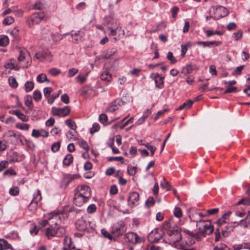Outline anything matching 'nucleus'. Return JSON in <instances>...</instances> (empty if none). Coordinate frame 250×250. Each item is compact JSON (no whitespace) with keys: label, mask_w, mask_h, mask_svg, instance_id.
I'll return each mask as SVG.
<instances>
[{"label":"nucleus","mask_w":250,"mask_h":250,"mask_svg":"<svg viewBox=\"0 0 250 250\" xmlns=\"http://www.w3.org/2000/svg\"><path fill=\"white\" fill-rule=\"evenodd\" d=\"M210 13H213L212 19L215 20H219L228 15L229 12L226 8L218 5L212 7L209 10Z\"/></svg>","instance_id":"39448f33"},{"label":"nucleus","mask_w":250,"mask_h":250,"mask_svg":"<svg viewBox=\"0 0 250 250\" xmlns=\"http://www.w3.org/2000/svg\"><path fill=\"white\" fill-rule=\"evenodd\" d=\"M65 124L72 130H75L77 128L75 123L71 119H67L65 121Z\"/></svg>","instance_id":"2f4dec72"},{"label":"nucleus","mask_w":250,"mask_h":250,"mask_svg":"<svg viewBox=\"0 0 250 250\" xmlns=\"http://www.w3.org/2000/svg\"><path fill=\"white\" fill-rule=\"evenodd\" d=\"M233 35L234 36L235 41H237L242 38L243 32L242 31L239 30L237 32L234 33Z\"/></svg>","instance_id":"6e6d98bb"},{"label":"nucleus","mask_w":250,"mask_h":250,"mask_svg":"<svg viewBox=\"0 0 250 250\" xmlns=\"http://www.w3.org/2000/svg\"><path fill=\"white\" fill-rule=\"evenodd\" d=\"M150 77L154 80L155 86L158 88H161L164 84V77L160 76L157 73H152Z\"/></svg>","instance_id":"9d476101"},{"label":"nucleus","mask_w":250,"mask_h":250,"mask_svg":"<svg viewBox=\"0 0 250 250\" xmlns=\"http://www.w3.org/2000/svg\"><path fill=\"white\" fill-rule=\"evenodd\" d=\"M124 104V102L120 99H116L112 102L107 109V111L112 112L116 111L119 106Z\"/></svg>","instance_id":"9b49d317"},{"label":"nucleus","mask_w":250,"mask_h":250,"mask_svg":"<svg viewBox=\"0 0 250 250\" xmlns=\"http://www.w3.org/2000/svg\"><path fill=\"white\" fill-rule=\"evenodd\" d=\"M88 223L83 217L79 219L76 223V227L79 231H84L87 229Z\"/></svg>","instance_id":"f8f14e48"},{"label":"nucleus","mask_w":250,"mask_h":250,"mask_svg":"<svg viewBox=\"0 0 250 250\" xmlns=\"http://www.w3.org/2000/svg\"><path fill=\"white\" fill-rule=\"evenodd\" d=\"M73 160V157L71 154H68L64 157L63 163L65 166H69L72 162Z\"/></svg>","instance_id":"a878e982"},{"label":"nucleus","mask_w":250,"mask_h":250,"mask_svg":"<svg viewBox=\"0 0 250 250\" xmlns=\"http://www.w3.org/2000/svg\"><path fill=\"white\" fill-rule=\"evenodd\" d=\"M14 21V18L11 16H9L7 17L4 19V20L2 21V23L4 25H8L12 24Z\"/></svg>","instance_id":"c9c22d12"},{"label":"nucleus","mask_w":250,"mask_h":250,"mask_svg":"<svg viewBox=\"0 0 250 250\" xmlns=\"http://www.w3.org/2000/svg\"><path fill=\"white\" fill-rule=\"evenodd\" d=\"M126 228L123 222H119L115 224L112 229V234L115 236L122 235L126 231Z\"/></svg>","instance_id":"6e6552de"},{"label":"nucleus","mask_w":250,"mask_h":250,"mask_svg":"<svg viewBox=\"0 0 250 250\" xmlns=\"http://www.w3.org/2000/svg\"><path fill=\"white\" fill-rule=\"evenodd\" d=\"M197 226H199V231L198 235L201 234L204 236L212 233L213 231V227L208 221L200 220L197 222Z\"/></svg>","instance_id":"7ed1b4c3"},{"label":"nucleus","mask_w":250,"mask_h":250,"mask_svg":"<svg viewBox=\"0 0 250 250\" xmlns=\"http://www.w3.org/2000/svg\"><path fill=\"white\" fill-rule=\"evenodd\" d=\"M50 52L47 51H43L42 52L36 53L35 55V58L36 59H39L41 58L44 59L50 56Z\"/></svg>","instance_id":"412c9836"},{"label":"nucleus","mask_w":250,"mask_h":250,"mask_svg":"<svg viewBox=\"0 0 250 250\" xmlns=\"http://www.w3.org/2000/svg\"><path fill=\"white\" fill-rule=\"evenodd\" d=\"M174 215L177 218H180L182 216V212L181 208L179 207H176L174 208Z\"/></svg>","instance_id":"37998d69"},{"label":"nucleus","mask_w":250,"mask_h":250,"mask_svg":"<svg viewBox=\"0 0 250 250\" xmlns=\"http://www.w3.org/2000/svg\"><path fill=\"white\" fill-rule=\"evenodd\" d=\"M17 128L21 130H28L29 128V125L27 124L18 123L16 125Z\"/></svg>","instance_id":"f704fd0d"},{"label":"nucleus","mask_w":250,"mask_h":250,"mask_svg":"<svg viewBox=\"0 0 250 250\" xmlns=\"http://www.w3.org/2000/svg\"><path fill=\"white\" fill-rule=\"evenodd\" d=\"M10 244L4 239H0V250H5L10 248Z\"/></svg>","instance_id":"cd10ccee"},{"label":"nucleus","mask_w":250,"mask_h":250,"mask_svg":"<svg viewBox=\"0 0 250 250\" xmlns=\"http://www.w3.org/2000/svg\"><path fill=\"white\" fill-rule=\"evenodd\" d=\"M78 144L81 147L87 151L89 150V147L86 141L83 139L78 140Z\"/></svg>","instance_id":"7c9ffc66"},{"label":"nucleus","mask_w":250,"mask_h":250,"mask_svg":"<svg viewBox=\"0 0 250 250\" xmlns=\"http://www.w3.org/2000/svg\"><path fill=\"white\" fill-rule=\"evenodd\" d=\"M61 217L58 213L51 214L48 220H43L40 222L42 227H45L47 225L49 227L46 229L45 234L49 239L51 237L62 236L65 232V229L60 227Z\"/></svg>","instance_id":"f257e3e1"},{"label":"nucleus","mask_w":250,"mask_h":250,"mask_svg":"<svg viewBox=\"0 0 250 250\" xmlns=\"http://www.w3.org/2000/svg\"><path fill=\"white\" fill-rule=\"evenodd\" d=\"M6 69H14L18 70L19 67L17 65L16 61L14 59L8 61L5 64Z\"/></svg>","instance_id":"2eb2a0df"},{"label":"nucleus","mask_w":250,"mask_h":250,"mask_svg":"<svg viewBox=\"0 0 250 250\" xmlns=\"http://www.w3.org/2000/svg\"><path fill=\"white\" fill-rule=\"evenodd\" d=\"M91 196V190L86 185L78 186L75 189L74 203L77 206L81 207L86 202Z\"/></svg>","instance_id":"f03ea898"},{"label":"nucleus","mask_w":250,"mask_h":250,"mask_svg":"<svg viewBox=\"0 0 250 250\" xmlns=\"http://www.w3.org/2000/svg\"><path fill=\"white\" fill-rule=\"evenodd\" d=\"M245 220V219H242L239 222H234V224H236V226L241 225L244 228H247L249 224H248L247 221H246Z\"/></svg>","instance_id":"79ce46f5"},{"label":"nucleus","mask_w":250,"mask_h":250,"mask_svg":"<svg viewBox=\"0 0 250 250\" xmlns=\"http://www.w3.org/2000/svg\"><path fill=\"white\" fill-rule=\"evenodd\" d=\"M34 99L36 101H39L41 99L42 94L39 90H35L33 94Z\"/></svg>","instance_id":"ea45409f"},{"label":"nucleus","mask_w":250,"mask_h":250,"mask_svg":"<svg viewBox=\"0 0 250 250\" xmlns=\"http://www.w3.org/2000/svg\"><path fill=\"white\" fill-rule=\"evenodd\" d=\"M100 129V125L98 123H94L93 124L92 127L90 128V133L93 134L94 133L97 132Z\"/></svg>","instance_id":"a18cd8bd"},{"label":"nucleus","mask_w":250,"mask_h":250,"mask_svg":"<svg viewBox=\"0 0 250 250\" xmlns=\"http://www.w3.org/2000/svg\"><path fill=\"white\" fill-rule=\"evenodd\" d=\"M190 46V43L188 42L185 45H181V56L184 57L187 51L188 47Z\"/></svg>","instance_id":"e433bc0d"},{"label":"nucleus","mask_w":250,"mask_h":250,"mask_svg":"<svg viewBox=\"0 0 250 250\" xmlns=\"http://www.w3.org/2000/svg\"><path fill=\"white\" fill-rule=\"evenodd\" d=\"M167 59L170 61L171 63H174L176 62L175 58L173 56L171 52H168L167 55Z\"/></svg>","instance_id":"603ef678"},{"label":"nucleus","mask_w":250,"mask_h":250,"mask_svg":"<svg viewBox=\"0 0 250 250\" xmlns=\"http://www.w3.org/2000/svg\"><path fill=\"white\" fill-rule=\"evenodd\" d=\"M99 121L102 124H104L107 121V116L104 114H102L99 116Z\"/></svg>","instance_id":"680f3d73"},{"label":"nucleus","mask_w":250,"mask_h":250,"mask_svg":"<svg viewBox=\"0 0 250 250\" xmlns=\"http://www.w3.org/2000/svg\"><path fill=\"white\" fill-rule=\"evenodd\" d=\"M29 53L26 49H22L20 51V55L18 58L19 62H23L27 55H29Z\"/></svg>","instance_id":"4be33fe9"},{"label":"nucleus","mask_w":250,"mask_h":250,"mask_svg":"<svg viewBox=\"0 0 250 250\" xmlns=\"http://www.w3.org/2000/svg\"><path fill=\"white\" fill-rule=\"evenodd\" d=\"M163 180L164 183L162 182L161 183V186L164 189H166L167 190H170L171 185L167 181H166V179L164 177L163 178Z\"/></svg>","instance_id":"de8ad7c7"},{"label":"nucleus","mask_w":250,"mask_h":250,"mask_svg":"<svg viewBox=\"0 0 250 250\" xmlns=\"http://www.w3.org/2000/svg\"><path fill=\"white\" fill-rule=\"evenodd\" d=\"M61 101L65 104H67L69 103V98L67 94H63L61 96Z\"/></svg>","instance_id":"052dcab7"},{"label":"nucleus","mask_w":250,"mask_h":250,"mask_svg":"<svg viewBox=\"0 0 250 250\" xmlns=\"http://www.w3.org/2000/svg\"><path fill=\"white\" fill-rule=\"evenodd\" d=\"M70 107L69 106H66L63 108H60V117H65L69 114Z\"/></svg>","instance_id":"393cba45"},{"label":"nucleus","mask_w":250,"mask_h":250,"mask_svg":"<svg viewBox=\"0 0 250 250\" xmlns=\"http://www.w3.org/2000/svg\"><path fill=\"white\" fill-rule=\"evenodd\" d=\"M181 229L178 227L174 228L168 232L170 238V244H174L179 242L182 239V235L180 233Z\"/></svg>","instance_id":"423d86ee"},{"label":"nucleus","mask_w":250,"mask_h":250,"mask_svg":"<svg viewBox=\"0 0 250 250\" xmlns=\"http://www.w3.org/2000/svg\"><path fill=\"white\" fill-rule=\"evenodd\" d=\"M139 195L137 192H132L129 194L127 198L128 205L130 207L137 205L139 204Z\"/></svg>","instance_id":"1a4fd4ad"},{"label":"nucleus","mask_w":250,"mask_h":250,"mask_svg":"<svg viewBox=\"0 0 250 250\" xmlns=\"http://www.w3.org/2000/svg\"><path fill=\"white\" fill-rule=\"evenodd\" d=\"M75 178L74 175H66L64 177L63 183L65 184L66 186H67Z\"/></svg>","instance_id":"72a5a7b5"},{"label":"nucleus","mask_w":250,"mask_h":250,"mask_svg":"<svg viewBox=\"0 0 250 250\" xmlns=\"http://www.w3.org/2000/svg\"><path fill=\"white\" fill-rule=\"evenodd\" d=\"M193 69L194 68L191 64L187 65L184 68H183V71L185 74L191 73Z\"/></svg>","instance_id":"58836bf2"},{"label":"nucleus","mask_w":250,"mask_h":250,"mask_svg":"<svg viewBox=\"0 0 250 250\" xmlns=\"http://www.w3.org/2000/svg\"><path fill=\"white\" fill-rule=\"evenodd\" d=\"M72 42L74 43H77L82 41V36L80 34V31H78L74 34H71Z\"/></svg>","instance_id":"6ab92c4d"},{"label":"nucleus","mask_w":250,"mask_h":250,"mask_svg":"<svg viewBox=\"0 0 250 250\" xmlns=\"http://www.w3.org/2000/svg\"><path fill=\"white\" fill-rule=\"evenodd\" d=\"M25 104L29 108L32 110L34 107L33 104L32 100V97L30 95H27L24 98Z\"/></svg>","instance_id":"5701e85b"},{"label":"nucleus","mask_w":250,"mask_h":250,"mask_svg":"<svg viewBox=\"0 0 250 250\" xmlns=\"http://www.w3.org/2000/svg\"><path fill=\"white\" fill-rule=\"evenodd\" d=\"M9 85L12 88H16L18 86V83L16 79L13 77H10L8 79Z\"/></svg>","instance_id":"473e14b6"},{"label":"nucleus","mask_w":250,"mask_h":250,"mask_svg":"<svg viewBox=\"0 0 250 250\" xmlns=\"http://www.w3.org/2000/svg\"><path fill=\"white\" fill-rule=\"evenodd\" d=\"M43 7V4L41 1H37L34 5V9L40 10Z\"/></svg>","instance_id":"774afa93"},{"label":"nucleus","mask_w":250,"mask_h":250,"mask_svg":"<svg viewBox=\"0 0 250 250\" xmlns=\"http://www.w3.org/2000/svg\"><path fill=\"white\" fill-rule=\"evenodd\" d=\"M37 81L39 83H43L44 82H50L49 80L47 79V78L46 77V75L43 73L37 76Z\"/></svg>","instance_id":"c756f323"},{"label":"nucleus","mask_w":250,"mask_h":250,"mask_svg":"<svg viewBox=\"0 0 250 250\" xmlns=\"http://www.w3.org/2000/svg\"><path fill=\"white\" fill-rule=\"evenodd\" d=\"M184 232L191 236V237L196 238L197 240H200V238L198 236V233H194L193 232L190 231V230L187 229H183L182 230Z\"/></svg>","instance_id":"4c0bfd02"},{"label":"nucleus","mask_w":250,"mask_h":250,"mask_svg":"<svg viewBox=\"0 0 250 250\" xmlns=\"http://www.w3.org/2000/svg\"><path fill=\"white\" fill-rule=\"evenodd\" d=\"M12 113L16 115L18 118L23 122H27L28 121V117L21 113L19 110H13Z\"/></svg>","instance_id":"dca6fc26"},{"label":"nucleus","mask_w":250,"mask_h":250,"mask_svg":"<svg viewBox=\"0 0 250 250\" xmlns=\"http://www.w3.org/2000/svg\"><path fill=\"white\" fill-rule=\"evenodd\" d=\"M49 73L52 76H56L58 75L60 72V70L56 68H53L50 69L48 71Z\"/></svg>","instance_id":"bf43d9fd"},{"label":"nucleus","mask_w":250,"mask_h":250,"mask_svg":"<svg viewBox=\"0 0 250 250\" xmlns=\"http://www.w3.org/2000/svg\"><path fill=\"white\" fill-rule=\"evenodd\" d=\"M19 193V190L18 187L11 188L9 190V193L13 196H16Z\"/></svg>","instance_id":"13d9d810"},{"label":"nucleus","mask_w":250,"mask_h":250,"mask_svg":"<svg viewBox=\"0 0 250 250\" xmlns=\"http://www.w3.org/2000/svg\"><path fill=\"white\" fill-rule=\"evenodd\" d=\"M97 208L95 204H91L87 208V212L88 213H93L96 210Z\"/></svg>","instance_id":"09e8293b"},{"label":"nucleus","mask_w":250,"mask_h":250,"mask_svg":"<svg viewBox=\"0 0 250 250\" xmlns=\"http://www.w3.org/2000/svg\"><path fill=\"white\" fill-rule=\"evenodd\" d=\"M78 72V69L75 68H72L69 70L68 72V77H72Z\"/></svg>","instance_id":"3c124183"},{"label":"nucleus","mask_w":250,"mask_h":250,"mask_svg":"<svg viewBox=\"0 0 250 250\" xmlns=\"http://www.w3.org/2000/svg\"><path fill=\"white\" fill-rule=\"evenodd\" d=\"M100 77L102 81H104L107 82H110L112 79V75L107 70L104 71L102 73Z\"/></svg>","instance_id":"a211bd4d"},{"label":"nucleus","mask_w":250,"mask_h":250,"mask_svg":"<svg viewBox=\"0 0 250 250\" xmlns=\"http://www.w3.org/2000/svg\"><path fill=\"white\" fill-rule=\"evenodd\" d=\"M9 43V38L7 36L0 35V45L6 46Z\"/></svg>","instance_id":"bb28decb"},{"label":"nucleus","mask_w":250,"mask_h":250,"mask_svg":"<svg viewBox=\"0 0 250 250\" xmlns=\"http://www.w3.org/2000/svg\"><path fill=\"white\" fill-rule=\"evenodd\" d=\"M154 204V198L152 197H149L146 202V204L148 207L152 206Z\"/></svg>","instance_id":"338daca9"},{"label":"nucleus","mask_w":250,"mask_h":250,"mask_svg":"<svg viewBox=\"0 0 250 250\" xmlns=\"http://www.w3.org/2000/svg\"><path fill=\"white\" fill-rule=\"evenodd\" d=\"M231 214V211H228L225 213L220 219H219L216 222V224L218 225V226H220L225 223L226 220Z\"/></svg>","instance_id":"f3484780"},{"label":"nucleus","mask_w":250,"mask_h":250,"mask_svg":"<svg viewBox=\"0 0 250 250\" xmlns=\"http://www.w3.org/2000/svg\"><path fill=\"white\" fill-rule=\"evenodd\" d=\"M59 93L55 94H53L51 97L48 98V103L50 104H52L54 102L55 99L59 97Z\"/></svg>","instance_id":"0e129e2a"},{"label":"nucleus","mask_w":250,"mask_h":250,"mask_svg":"<svg viewBox=\"0 0 250 250\" xmlns=\"http://www.w3.org/2000/svg\"><path fill=\"white\" fill-rule=\"evenodd\" d=\"M53 89L51 87H45L43 89V94L46 98H49Z\"/></svg>","instance_id":"49530a36"},{"label":"nucleus","mask_w":250,"mask_h":250,"mask_svg":"<svg viewBox=\"0 0 250 250\" xmlns=\"http://www.w3.org/2000/svg\"><path fill=\"white\" fill-rule=\"evenodd\" d=\"M193 101L191 100H188L186 102L183 104L182 105L179 106L177 110H182L183 109H188L192 105Z\"/></svg>","instance_id":"b1692460"},{"label":"nucleus","mask_w":250,"mask_h":250,"mask_svg":"<svg viewBox=\"0 0 250 250\" xmlns=\"http://www.w3.org/2000/svg\"><path fill=\"white\" fill-rule=\"evenodd\" d=\"M60 144L59 142L54 143L51 146V150L53 152L57 151L60 147Z\"/></svg>","instance_id":"5fc2aeb1"},{"label":"nucleus","mask_w":250,"mask_h":250,"mask_svg":"<svg viewBox=\"0 0 250 250\" xmlns=\"http://www.w3.org/2000/svg\"><path fill=\"white\" fill-rule=\"evenodd\" d=\"M163 231L160 229L152 230L148 235L147 239L151 243H158L162 238Z\"/></svg>","instance_id":"0eeeda50"},{"label":"nucleus","mask_w":250,"mask_h":250,"mask_svg":"<svg viewBox=\"0 0 250 250\" xmlns=\"http://www.w3.org/2000/svg\"><path fill=\"white\" fill-rule=\"evenodd\" d=\"M63 244L65 247H67L69 249H74L75 246L71 241V239L68 236H65L63 240Z\"/></svg>","instance_id":"aec40b11"},{"label":"nucleus","mask_w":250,"mask_h":250,"mask_svg":"<svg viewBox=\"0 0 250 250\" xmlns=\"http://www.w3.org/2000/svg\"><path fill=\"white\" fill-rule=\"evenodd\" d=\"M136 167H128L127 173L130 175H134L136 173Z\"/></svg>","instance_id":"8fccbe9b"},{"label":"nucleus","mask_w":250,"mask_h":250,"mask_svg":"<svg viewBox=\"0 0 250 250\" xmlns=\"http://www.w3.org/2000/svg\"><path fill=\"white\" fill-rule=\"evenodd\" d=\"M42 199V196L41 191L39 190H37L36 194L34 195L33 200L29 205V208L33 207L36 208L37 207L38 202Z\"/></svg>","instance_id":"4468645a"},{"label":"nucleus","mask_w":250,"mask_h":250,"mask_svg":"<svg viewBox=\"0 0 250 250\" xmlns=\"http://www.w3.org/2000/svg\"><path fill=\"white\" fill-rule=\"evenodd\" d=\"M237 88L236 87L229 86L224 92V94L236 92L237 91Z\"/></svg>","instance_id":"4d7b16f0"},{"label":"nucleus","mask_w":250,"mask_h":250,"mask_svg":"<svg viewBox=\"0 0 250 250\" xmlns=\"http://www.w3.org/2000/svg\"><path fill=\"white\" fill-rule=\"evenodd\" d=\"M19 32V29L18 27H15L13 29L10 31V34L14 37H16L18 36Z\"/></svg>","instance_id":"e2e57ef3"},{"label":"nucleus","mask_w":250,"mask_h":250,"mask_svg":"<svg viewBox=\"0 0 250 250\" xmlns=\"http://www.w3.org/2000/svg\"><path fill=\"white\" fill-rule=\"evenodd\" d=\"M236 226V224H234V222H231L226 226V230L229 231H232Z\"/></svg>","instance_id":"69168bd1"},{"label":"nucleus","mask_w":250,"mask_h":250,"mask_svg":"<svg viewBox=\"0 0 250 250\" xmlns=\"http://www.w3.org/2000/svg\"><path fill=\"white\" fill-rule=\"evenodd\" d=\"M125 239L128 242L136 243L138 241V235L133 232H129L125 234Z\"/></svg>","instance_id":"ddd939ff"},{"label":"nucleus","mask_w":250,"mask_h":250,"mask_svg":"<svg viewBox=\"0 0 250 250\" xmlns=\"http://www.w3.org/2000/svg\"><path fill=\"white\" fill-rule=\"evenodd\" d=\"M101 233L104 237L108 238L109 240H111L112 239L111 235L104 229H101Z\"/></svg>","instance_id":"864d4df0"},{"label":"nucleus","mask_w":250,"mask_h":250,"mask_svg":"<svg viewBox=\"0 0 250 250\" xmlns=\"http://www.w3.org/2000/svg\"><path fill=\"white\" fill-rule=\"evenodd\" d=\"M47 34H48V37H45L46 40H48V41L52 40L54 42H56L57 41L56 36L51 33L50 31H47Z\"/></svg>","instance_id":"c03bdc74"},{"label":"nucleus","mask_w":250,"mask_h":250,"mask_svg":"<svg viewBox=\"0 0 250 250\" xmlns=\"http://www.w3.org/2000/svg\"><path fill=\"white\" fill-rule=\"evenodd\" d=\"M144 146L148 149L150 150V153H151V156H153L154 153H155V151H156V147H155V146H153L151 145H150L149 143H147L146 144H145V145H144Z\"/></svg>","instance_id":"a19ab883"},{"label":"nucleus","mask_w":250,"mask_h":250,"mask_svg":"<svg viewBox=\"0 0 250 250\" xmlns=\"http://www.w3.org/2000/svg\"><path fill=\"white\" fill-rule=\"evenodd\" d=\"M45 18L43 12L40 11L33 13L27 19V24L29 27H31L34 25L38 24Z\"/></svg>","instance_id":"20e7f679"},{"label":"nucleus","mask_w":250,"mask_h":250,"mask_svg":"<svg viewBox=\"0 0 250 250\" xmlns=\"http://www.w3.org/2000/svg\"><path fill=\"white\" fill-rule=\"evenodd\" d=\"M25 90L26 92H29L32 90L34 87V83L32 81H27L25 83Z\"/></svg>","instance_id":"c85d7f7f"}]
</instances>
